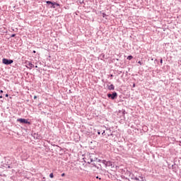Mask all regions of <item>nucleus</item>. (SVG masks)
Wrapping results in <instances>:
<instances>
[{
  "instance_id": "obj_5",
  "label": "nucleus",
  "mask_w": 181,
  "mask_h": 181,
  "mask_svg": "<svg viewBox=\"0 0 181 181\" xmlns=\"http://www.w3.org/2000/svg\"><path fill=\"white\" fill-rule=\"evenodd\" d=\"M46 4H47L48 5H52V8H56L54 6V5L56 4V2H52L50 1H46Z\"/></svg>"
},
{
  "instance_id": "obj_14",
  "label": "nucleus",
  "mask_w": 181,
  "mask_h": 181,
  "mask_svg": "<svg viewBox=\"0 0 181 181\" xmlns=\"http://www.w3.org/2000/svg\"><path fill=\"white\" fill-rule=\"evenodd\" d=\"M64 176H66V174H65V173H62V177H64Z\"/></svg>"
},
{
  "instance_id": "obj_17",
  "label": "nucleus",
  "mask_w": 181,
  "mask_h": 181,
  "mask_svg": "<svg viewBox=\"0 0 181 181\" xmlns=\"http://www.w3.org/2000/svg\"><path fill=\"white\" fill-rule=\"evenodd\" d=\"M11 37H15V34L12 35Z\"/></svg>"
},
{
  "instance_id": "obj_4",
  "label": "nucleus",
  "mask_w": 181,
  "mask_h": 181,
  "mask_svg": "<svg viewBox=\"0 0 181 181\" xmlns=\"http://www.w3.org/2000/svg\"><path fill=\"white\" fill-rule=\"evenodd\" d=\"M28 66L27 69H29L30 70H32V69H33V67H35V65H33V64H32V62H28Z\"/></svg>"
},
{
  "instance_id": "obj_7",
  "label": "nucleus",
  "mask_w": 181,
  "mask_h": 181,
  "mask_svg": "<svg viewBox=\"0 0 181 181\" xmlns=\"http://www.w3.org/2000/svg\"><path fill=\"white\" fill-rule=\"evenodd\" d=\"M115 87L114 85L111 84L110 86H108V90H114Z\"/></svg>"
},
{
  "instance_id": "obj_1",
  "label": "nucleus",
  "mask_w": 181,
  "mask_h": 181,
  "mask_svg": "<svg viewBox=\"0 0 181 181\" xmlns=\"http://www.w3.org/2000/svg\"><path fill=\"white\" fill-rule=\"evenodd\" d=\"M2 62L4 64H6V65L12 64V63H13V60L4 58V59H3Z\"/></svg>"
},
{
  "instance_id": "obj_8",
  "label": "nucleus",
  "mask_w": 181,
  "mask_h": 181,
  "mask_svg": "<svg viewBox=\"0 0 181 181\" xmlns=\"http://www.w3.org/2000/svg\"><path fill=\"white\" fill-rule=\"evenodd\" d=\"M107 166H112V162L111 161H108L107 163H106Z\"/></svg>"
},
{
  "instance_id": "obj_15",
  "label": "nucleus",
  "mask_w": 181,
  "mask_h": 181,
  "mask_svg": "<svg viewBox=\"0 0 181 181\" xmlns=\"http://www.w3.org/2000/svg\"><path fill=\"white\" fill-rule=\"evenodd\" d=\"M37 98V96L35 95L34 96V100H36Z\"/></svg>"
},
{
  "instance_id": "obj_21",
  "label": "nucleus",
  "mask_w": 181,
  "mask_h": 181,
  "mask_svg": "<svg viewBox=\"0 0 181 181\" xmlns=\"http://www.w3.org/2000/svg\"><path fill=\"white\" fill-rule=\"evenodd\" d=\"M133 87H135V83L133 84Z\"/></svg>"
},
{
  "instance_id": "obj_16",
  "label": "nucleus",
  "mask_w": 181,
  "mask_h": 181,
  "mask_svg": "<svg viewBox=\"0 0 181 181\" xmlns=\"http://www.w3.org/2000/svg\"><path fill=\"white\" fill-rule=\"evenodd\" d=\"M163 63V60L160 59V64H162Z\"/></svg>"
},
{
  "instance_id": "obj_2",
  "label": "nucleus",
  "mask_w": 181,
  "mask_h": 181,
  "mask_svg": "<svg viewBox=\"0 0 181 181\" xmlns=\"http://www.w3.org/2000/svg\"><path fill=\"white\" fill-rule=\"evenodd\" d=\"M18 122H21V124H28L30 125V122L28 121L26 119H18Z\"/></svg>"
},
{
  "instance_id": "obj_19",
  "label": "nucleus",
  "mask_w": 181,
  "mask_h": 181,
  "mask_svg": "<svg viewBox=\"0 0 181 181\" xmlns=\"http://www.w3.org/2000/svg\"><path fill=\"white\" fill-rule=\"evenodd\" d=\"M0 93H4V90H0Z\"/></svg>"
},
{
  "instance_id": "obj_3",
  "label": "nucleus",
  "mask_w": 181,
  "mask_h": 181,
  "mask_svg": "<svg viewBox=\"0 0 181 181\" xmlns=\"http://www.w3.org/2000/svg\"><path fill=\"white\" fill-rule=\"evenodd\" d=\"M117 93H113L112 94H111V93H109V94H107V97L109 98H111V99L112 100H115V98H117Z\"/></svg>"
},
{
  "instance_id": "obj_12",
  "label": "nucleus",
  "mask_w": 181,
  "mask_h": 181,
  "mask_svg": "<svg viewBox=\"0 0 181 181\" xmlns=\"http://www.w3.org/2000/svg\"><path fill=\"white\" fill-rule=\"evenodd\" d=\"M138 64H140V66H142V62H141V61H139Z\"/></svg>"
},
{
  "instance_id": "obj_25",
  "label": "nucleus",
  "mask_w": 181,
  "mask_h": 181,
  "mask_svg": "<svg viewBox=\"0 0 181 181\" xmlns=\"http://www.w3.org/2000/svg\"><path fill=\"white\" fill-rule=\"evenodd\" d=\"M0 98H2V95L0 96Z\"/></svg>"
},
{
  "instance_id": "obj_18",
  "label": "nucleus",
  "mask_w": 181,
  "mask_h": 181,
  "mask_svg": "<svg viewBox=\"0 0 181 181\" xmlns=\"http://www.w3.org/2000/svg\"><path fill=\"white\" fill-rule=\"evenodd\" d=\"M104 134H105V131H103V132L102 133V135H104Z\"/></svg>"
},
{
  "instance_id": "obj_10",
  "label": "nucleus",
  "mask_w": 181,
  "mask_h": 181,
  "mask_svg": "<svg viewBox=\"0 0 181 181\" xmlns=\"http://www.w3.org/2000/svg\"><path fill=\"white\" fill-rule=\"evenodd\" d=\"M49 177H51V179H53V177H54V175H53V173L49 174Z\"/></svg>"
},
{
  "instance_id": "obj_23",
  "label": "nucleus",
  "mask_w": 181,
  "mask_h": 181,
  "mask_svg": "<svg viewBox=\"0 0 181 181\" xmlns=\"http://www.w3.org/2000/svg\"><path fill=\"white\" fill-rule=\"evenodd\" d=\"M33 53H36V51H33Z\"/></svg>"
},
{
  "instance_id": "obj_9",
  "label": "nucleus",
  "mask_w": 181,
  "mask_h": 181,
  "mask_svg": "<svg viewBox=\"0 0 181 181\" xmlns=\"http://www.w3.org/2000/svg\"><path fill=\"white\" fill-rule=\"evenodd\" d=\"M132 59H134V57H132V55L127 57V60H132Z\"/></svg>"
},
{
  "instance_id": "obj_6",
  "label": "nucleus",
  "mask_w": 181,
  "mask_h": 181,
  "mask_svg": "<svg viewBox=\"0 0 181 181\" xmlns=\"http://www.w3.org/2000/svg\"><path fill=\"white\" fill-rule=\"evenodd\" d=\"M135 180H138V181H145V177H144L143 176H140L139 178L136 177Z\"/></svg>"
},
{
  "instance_id": "obj_20",
  "label": "nucleus",
  "mask_w": 181,
  "mask_h": 181,
  "mask_svg": "<svg viewBox=\"0 0 181 181\" xmlns=\"http://www.w3.org/2000/svg\"><path fill=\"white\" fill-rule=\"evenodd\" d=\"M6 97H9V95L8 94H6Z\"/></svg>"
},
{
  "instance_id": "obj_13",
  "label": "nucleus",
  "mask_w": 181,
  "mask_h": 181,
  "mask_svg": "<svg viewBox=\"0 0 181 181\" xmlns=\"http://www.w3.org/2000/svg\"><path fill=\"white\" fill-rule=\"evenodd\" d=\"M54 5H57V6H60V4H57V3H55Z\"/></svg>"
},
{
  "instance_id": "obj_24",
  "label": "nucleus",
  "mask_w": 181,
  "mask_h": 181,
  "mask_svg": "<svg viewBox=\"0 0 181 181\" xmlns=\"http://www.w3.org/2000/svg\"><path fill=\"white\" fill-rule=\"evenodd\" d=\"M35 68L37 69V66H35Z\"/></svg>"
},
{
  "instance_id": "obj_22",
  "label": "nucleus",
  "mask_w": 181,
  "mask_h": 181,
  "mask_svg": "<svg viewBox=\"0 0 181 181\" xmlns=\"http://www.w3.org/2000/svg\"><path fill=\"white\" fill-rule=\"evenodd\" d=\"M98 135H100V132H98Z\"/></svg>"
},
{
  "instance_id": "obj_11",
  "label": "nucleus",
  "mask_w": 181,
  "mask_h": 181,
  "mask_svg": "<svg viewBox=\"0 0 181 181\" xmlns=\"http://www.w3.org/2000/svg\"><path fill=\"white\" fill-rule=\"evenodd\" d=\"M91 162H93V159H90V161H86V163H91Z\"/></svg>"
}]
</instances>
